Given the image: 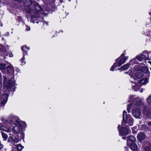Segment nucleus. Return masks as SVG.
<instances>
[{
  "instance_id": "f257e3e1",
  "label": "nucleus",
  "mask_w": 151,
  "mask_h": 151,
  "mask_svg": "<svg viewBox=\"0 0 151 151\" xmlns=\"http://www.w3.org/2000/svg\"><path fill=\"white\" fill-rule=\"evenodd\" d=\"M24 4L25 6L24 11L28 13L26 16L28 17L32 13H40L42 8L37 3L33 0H24Z\"/></svg>"
},
{
  "instance_id": "f03ea898",
  "label": "nucleus",
  "mask_w": 151,
  "mask_h": 151,
  "mask_svg": "<svg viewBox=\"0 0 151 151\" xmlns=\"http://www.w3.org/2000/svg\"><path fill=\"white\" fill-rule=\"evenodd\" d=\"M4 91H9V89L14 85L15 81L14 78H12L9 79L5 76H4Z\"/></svg>"
},
{
  "instance_id": "7ed1b4c3",
  "label": "nucleus",
  "mask_w": 151,
  "mask_h": 151,
  "mask_svg": "<svg viewBox=\"0 0 151 151\" xmlns=\"http://www.w3.org/2000/svg\"><path fill=\"white\" fill-rule=\"evenodd\" d=\"M123 121H122V126H123L124 123L128 124L130 126H132L133 124V119L131 117L130 115H127V112L125 111H123Z\"/></svg>"
},
{
  "instance_id": "20e7f679",
  "label": "nucleus",
  "mask_w": 151,
  "mask_h": 151,
  "mask_svg": "<svg viewBox=\"0 0 151 151\" xmlns=\"http://www.w3.org/2000/svg\"><path fill=\"white\" fill-rule=\"evenodd\" d=\"M25 123L23 122H17L13 124V131L14 134H18L22 127H25Z\"/></svg>"
},
{
  "instance_id": "39448f33",
  "label": "nucleus",
  "mask_w": 151,
  "mask_h": 151,
  "mask_svg": "<svg viewBox=\"0 0 151 151\" xmlns=\"http://www.w3.org/2000/svg\"><path fill=\"white\" fill-rule=\"evenodd\" d=\"M148 80L147 78L142 79L141 80L139 81V82H138V81H131V82H132L133 83H134L136 85L132 86V88L133 89L134 88V89H138V86H139V87H140L141 86L139 85L140 84H146L148 83Z\"/></svg>"
},
{
  "instance_id": "423d86ee",
  "label": "nucleus",
  "mask_w": 151,
  "mask_h": 151,
  "mask_svg": "<svg viewBox=\"0 0 151 151\" xmlns=\"http://www.w3.org/2000/svg\"><path fill=\"white\" fill-rule=\"evenodd\" d=\"M8 97V95L5 93L0 98V106H3L6 104Z\"/></svg>"
},
{
  "instance_id": "0eeeda50",
  "label": "nucleus",
  "mask_w": 151,
  "mask_h": 151,
  "mask_svg": "<svg viewBox=\"0 0 151 151\" xmlns=\"http://www.w3.org/2000/svg\"><path fill=\"white\" fill-rule=\"evenodd\" d=\"M129 99L130 100H129V102L133 101L132 104H134L136 106L140 105L141 103V100L138 97L134 99V96H132L130 97Z\"/></svg>"
},
{
  "instance_id": "6e6552de",
  "label": "nucleus",
  "mask_w": 151,
  "mask_h": 151,
  "mask_svg": "<svg viewBox=\"0 0 151 151\" xmlns=\"http://www.w3.org/2000/svg\"><path fill=\"white\" fill-rule=\"evenodd\" d=\"M143 112L145 115L147 116L148 117H150L151 116V107L147 106H145Z\"/></svg>"
},
{
  "instance_id": "1a4fd4ad",
  "label": "nucleus",
  "mask_w": 151,
  "mask_h": 151,
  "mask_svg": "<svg viewBox=\"0 0 151 151\" xmlns=\"http://www.w3.org/2000/svg\"><path fill=\"white\" fill-rule=\"evenodd\" d=\"M143 149L145 151H151L150 143L148 141H145L144 142Z\"/></svg>"
},
{
  "instance_id": "9d476101",
  "label": "nucleus",
  "mask_w": 151,
  "mask_h": 151,
  "mask_svg": "<svg viewBox=\"0 0 151 151\" xmlns=\"http://www.w3.org/2000/svg\"><path fill=\"white\" fill-rule=\"evenodd\" d=\"M133 116L136 118H141L140 112L138 109H134L132 112Z\"/></svg>"
},
{
  "instance_id": "9b49d317",
  "label": "nucleus",
  "mask_w": 151,
  "mask_h": 151,
  "mask_svg": "<svg viewBox=\"0 0 151 151\" xmlns=\"http://www.w3.org/2000/svg\"><path fill=\"white\" fill-rule=\"evenodd\" d=\"M19 140L20 139L19 138H17L15 136L13 135L12 137H9L8 139V141L9 142H13L17 143L19 141Z\"/></svg>"
},
{
  "instance_id": "f8f14e48",
  "label": "nucleus",
  "mask_w": 151,
  "mask_h": 151,
  "mask_svg": "<svg viewBox=\"0 0 151 151\" xmlns=\"http://www.w3.org/2000/svg\"><path fill=\"white\" fill-rule=\"evenodd\" d=\"M151 52H147V51H146L143 52V53L144 54H146L145 55H144L143 54H141L142 57V59L144 60H150L149 58V54Z\"/></svg>"
},
{
  "instance_id": "ddd939ff",
  "label": "nucleus",
  "mask_w": 151,
  "mask_h": 151,
  "mask_svg": "<svg viewBox=\"0 0 151 151\" xmlns=\"http://www.w3.org/2000/svg\"><path fill=\"white\" fill-rule=\"evenodd\" d=\"M0 129L1 130L4 131L8 133L11 132V129L8 127H6L0 124Z\"/></svg>"
},
{
  "instance_id": "4468645a",
  "label": "nucleus",
  "mask_w": 151,
  "mask_h": 151,
  "mask_svg": "<svg viewBox=\"0 0 151 151\" xmlns=\"http://www.w3.org/2000/svg\"><path fill=\"white\" fill-rule=\"evenodd\" d=\"M0 51H1V52H2V53H4V55H6V56H9L10 57H12L13 56V55L12 53H9L7 54V52H6L7 51V50L4 47H2L0 48Z\"/></svg>"
},
{
  "instance_id": "2eb2a0df",
  "label": "nucleus",
  "mask_w": 151,
  "mask_h": 151,
  "mask_svg": "<svg viewBox=\"0 0 151 151\" xmlns=\"http://www.w3.org/2000/svg\"><path fill=\"white\" fill-rule=\"evenodd\" d=\"M146 137L145 134L143 133L140 132L137 135V139L139 141H142Z\"/></svg>"
},
{
  "instance_id": "dca6fc26",
  "label": "nucleus",
  "mask_w": 151,
  "mask_h": 151,
  "mask_svg": "<svg viewBox=\"0 0 151 151\" xmlns=\"http://www.w3.org/2000/svg\"><path fill=\"white\" fill-rule=\"evenodd\" d=\"M129 130V129L123 127H122L121 132L123 135H126L128 133Z\"/></svg>"
},
{
  "instance_id": "f3484780",
  "label": "nucleus",
  "mask_w": 151,
  "mask_h": 151,
  "mask_svg": "<svg viewBox=\"0 0 151 151\" xmlns=\"http://www.w3.org/2000/svg\"><path fill=\"white\" fill-rule=\"evenodd\" d=\"M128 57H125L124 58H121L119 61L118 63V66H121L126 61V60L128 59Z\"/></svg>"
},
{
  "instance_id": "a211bd4d",
  "label": "nucleus",
  "mask_w": 151,
  "mask_h": 151,
  "mask_svg": "<svg viewBox=\"0 0 151 151\" xmlns=\"http://www.w3.org/2000/svg\"><path fill=\"white\" fill-rule=\"evenodd\" d=\"M136 140V138L133 136H131L127 138V144H130V142H134Z\"/></svg>"
},
{
  "instance_id": "6ab92c4d",
  "label": "nucleus",
  "mask_w": 151,
  "mask_h": 151,
  "mask_svg": "<svg viewBox=\"0 0 151 151\" xmlns=\"http://www.w3.org/2000/svg\"><path fill=\"white\" fill-rule=\"evenodd\" d=\"M143 73L141 71H137L135 73V76L138 78H140L143 76Z\"/></svg>"
},
{
  "instance_id": "aec40b11",
  "label": "nucleus",
  "mask_w": 151,
  "mask_h": 151,
  "mask_svg": "<svg viewBox=\"0 0 151 151\" xmlns=\"http://www.w3.org/2000/svg\"><path fill=\"white\" fill-rule=\"evenodd\" d=\"M12 70V67L10 65L6 66L4 70V73H9Z\"/></svg>"
},
{
  "instance_id": "412c9836",
  "label": "nucleus",
  "mask_w": 151,
  "mask_h": 151,
  "mask_svg": "<svg viewBox=\"0 0 151 151\" xmlns=\"http://www.w3.org/2000/svg\"><path fill=\"white\" fill-rule=\"evenodd\" d=\"M130 65V64H126L122 66L120 68H119L118 69H121L123 70H127L129 68Z\"/></svg>"
},
{
  "instance_id": "4be33fe9",
  "label": "nucleus",
  "mask_w": 151,
  "mask_h": 151,
  "mask_svg": "<svg viewBox=\"0 0 151 151\" xmlns=\"http://www.w3.org/2000/svg\"><path fill=\"white\" fill-rule=\"evenodd\" d=\"M130 148L133 150H135L137 148V145L135 143H132L130 145Z\"/></svg>"
},
{
  "instance_id": "5701e85b",
  "label": "nucleus",
  "mask_w": 151,
  "mask_h": 151,
  "mask_svg": "<svg viewBox=\"0 0 151 151\" xmlns=\"http://www.w3.org/2000/svg\"><path fill=\"white\" fill-rule=\"evenodd\" d=\"M6 67L5 64H0V69L2 71L3 73L4 72V70Z\"/></svg>"
},
{
  "instance_id": "b1692460",
  "label": "nucleus",
  "mask_w": 151,
  "mask_h": 151,
  "mask_svg": "<svg viewBox=\"0 0 151 151\" xmlns=\"http://www.w3.org/2000/svg\"><path fill=\"white\" fill-rule=\"evenodd\" d=\"M148 68L145 66H143L142 68L141 71L143 73H146L148 72Z\"/></svg>"
},
{
  "instance_id": "393cba45",
  "label": "nucleus",
  "mask_w": 151,
  "mask_h": 151,
  "mask_svg": "<svg viewBox=\"0 0 151 151\" xmlns=\"http://www.w3.org/2000/svg\"><path fill=\"white\" fill-rule=\"evenodd\" d=\"M16 147L18 151H21L24 147L21 145L19 144L17 145Z\"/></svg>"
},
{
  "instance_id": "a878e982",
  "label": "nucleus",
  "mask_w": 151,
  "mask_h": 151,
  "mask_svg": "<svg viewBox=\"0 0 151 151\" xmlns=\"http://www.w3.org/2000/svg\"><path fill=\"white\" fill-rule=\"evenodd\" d=\"M1 134L2 135V137L4 139V140H6L8 138V136L5 133H4L1 132Z\"/></svg>"
},
{
  "instance_id": "bb28decb",
  "label": "nucleus",
  "mask_w": 151,
  "mask_h": 151,
  "mask_svg": "<svg viewBox=\"0 0 151 151\" xmlns=\"http://www.w3.org/2000/svg\"><path fill=\"white\" fill-rule=\"evenodd\" d=\"M117 63H115L113 66H112L111 68L110 69V70L113 71L114 70V69L116 67H117Z\"/></svg>"
},
{
  "instance_id": "cd10ccee",
  "label": "nucleus",
  "mask_w": 151,
  "mask_h": 151,
  "mask_svg": "<svg viewBox=\"0 0 151 151\" xmlns=\"http://www.w3.org/2000/svg\"><path fill=\"white\" fill-rule=\"evenodd\" d=\"M142 57L141 54L138 55L136 57L137 60L139 61H141L143 60V59Z\"/></svg>"
},
{
  "instance_id": "c85d7f7f",
  "label": "nucleus",
  "mask_w": 151,
  "mask_h": 151,
  "mask_svg": "<svg viewBox=\"0 0 151 151\" xmlns=\"http://www.w3.org/2000/svg\"><path fill=\"white\" fill-rule=\"evenodd\" d=\"M22 50L23 54V56L24 57L25 55H27V52L25 50L23 47H22Z\"/></svg>"
},
{
  "instance_id": "c756f323",
  "label": "nucleus",
  "mask_w": 151,
  "mask_h": 151,
  "mask_svg": "<svg viewBox=\"0 0 151 151\" xmlns=\"http://www.w3.org/2000/svg\"><path fill=\"white\" fill-rule=\"evenodd\" d=\"M147 101L148 103H151V95L147 99Z\"/></svg>"
},
{
  "instance_id": "7c9ffc66",
  "label": "nucleus",
  "mask_w": 151,
  "mask_h": 151,
  "mask_svg": "<svg viewBox=\"0 0 151 151\" xmlns=\"http://www.w3.org/2000/svg\"><path fill=\"white\" fill-rule=\"evenodd\" d=\"M131 107V104H129L127 106V111L128 113L130 112V109Z\"/></svg>"
},
{
  "instance_id": "2f4dec72",
  "label": "nucleus",
  "mask_w": 151,
  "mask_h": 151,
  "mask_svg": "<svg viewBox=\"0 0 151 151\" xmlns=\"http://www.w3.org/2000/svg\"><path fill=\"white\" fill-rule=\"evenodd\" d=\"M20 134H21V136L20 137V138L22 139H23L24 137V133L22 132H20Z\"/></svg>"
},
{
  "instance_id": "473e14b6",
  "label": "nucleus",
  "mask_w": 151,
  "mask_h": 151,
  "mask_svg": "<svg viewBox=\"0 0 151 151\" xmlns=\"http://www.w3.org/2000/svg\"><path fill=\"white\" fill-rule=\"evenodd\" d=\"M25 59L24 57V56H23V58L21 59V60H20L21 61V62L22 63H25V61H24V60Z\"/></svg>"
},
{
  "instance_id": "72a5a7b5",
  "label": "nucleus",
  "mask_w": 151,
  "mask_h": 151,
  "mask_svg": "<svg viewBox=\"0 0 151 151\" xmlns=\"http://www.w3.org/2000/svg\"><path fill=\"white\" fill-rule=\"evenodd\" d=\"M37 19L36 18H32V19L31 20V21L33 23H35V22L34 21V20H36Z\"/></svg>"
},
{
  "instance_id": "f704fd0d",
  "label": "nucleus",
  "mask_w": 151,
  "mask_h": 151,
  "mask_svg": "<svg viewBox=\"0 0 151 151\" xmlns=\"http://www.w3.org/2000/svg\"><path fill=\"white\" fill-rule=\"evenodd\" d=\"M142 129H144L146 128V125L145 124H143L142 125Z\"/></svg>"
},
{
  "instance_id": "c9c22d12",
  "label": "nucleus",
  "mask_w": 151,
  "mask_h": 151,
  "mask_svg": "<svg viewBox=\"0 0 151 151\" xmlns=\"http://www.w3.org/2000/svg\"><path fill=\"white\" fill-rule=\"evenodd\" d=\"M23 47H24V48L25 49H27L28 50H29V47H27L26 45H25Z\"/></svg>"
},
{
  "instance_id": "e433bc0d",
  "label": "nucleus",
  "mask_w": 151,
  "mask_h": 151,
  "mask_svg": "<svg viewBox=\"0 0 151 151\" xmlns=\"http://www.w3.org/2000/svg\"><path fill=\"white\" fill-rule=\"evenodd\" d=\"M147 124L148 125L151 126V122H148L147 123Z\"/></svg>"
},
{
  "instance_id": "4c0bfd02",
  "label": "nucleus",
  "mask_w": 151,
  "mask_h": 151,
  "mask_svg": "<svg viewBox=\"0 0 151 151\" xmlns=\"http://www.w3.org/2000/svg\"><path fill=\"white\" fill-rule=\"evenodd\" d=\"M3 147V146L2 145L0 144V150Z\"/></svg>"
},
{
  "instance_id": "58836bf2",
  "label": "nucleus",
  "mask_w": 151,
  "mask_h": 151,
  "mask_svg": "<svg viewBox=\"0 0 151 151\" xmlns=\"http://www.w3.org/2000/svg\"><path fill=\"white\" fill-rule=\"evenodd\" d=\"M2 87V85L1 83V82L0 81V89Z\"/></svg>"
},
{
  "instance_id": "ea45409f",
  "label": "nucleus",
  "mask_w": 151,
  "mask_h": 151,
  "mask_svg": "<svg viewBox=\"0 0 151 151\" xmlns=\"http://www.w3.org/2000/svg\"><path fill=\"white\" fill-rule=\"evenodd\" d=\"M27 31H28L30 30V28L29 27H27Z\"/></svg>"
},
{
  "instance_id": "a19ab883",
  "label": "nucleus",
  "mask_w": 151,
  "mask_h": 151,
  "mask_svg": "<svg viewBox=\"0 0 151 151\" xmlns=\"http://www.w3.org/2000/svg\"><path fill=\"white\" fill-rule=\"evenodd\" d=\"M43 23L44 24H47V25H48V23H47L46 22H43Z\"/></svg>"
},
{
  "instance_id": "79ce46f5",
  "label": "nucleus",
  "mask_w": 151,
  "mask_h": 151,
  "mask_svg": "<svg viewBox=\"0 0 151 151\" xmlns=\"http://www.w3.org/2000/svg\"><path fill=\"white\" fill-rule=\"evenodd\" d=\"M122 139H124V140H125L126 139V137H122Z\"/></svg>"
},
{
  "instance_id": "37998d69",
  "label": "nucleus",
  "mask_w": 151,
  "mask_h": 151,
  "mask_svg": "<svg viewBox=\"0 0 151 151\" xmlns=\"http://www.w3.org/2000/svg\"><path fill=\"white\" fill-rule=\"evenodd\" d=\"M119 126H120L119 125H118V130H119V132H120V130L119 129Z\"/></svg>"
},
{
  "instance_id": "c03bdc74",
  "label": "nucleus",
  "mask_w": 151,
  "mask_h": 151,
  "mask_svg": "<svg viewBox=\"0 0 151 151\" xmlns=\"http://www.w3.org/2000/svg\"><path fill=\"white\" fill-rule=\"evenodd\" d=\"M149 14L150 15H151V12H149Z\"/></svg>"
},
{
  "instance_id": "a18cd8bd",
  "label": "nucleus",
  "mask_w": 151,
  "mask_h": 151,
  "mask_svg": "<svg viewBox=\"0 0 151 151\" xmlns=\"http://www.w3.org/2000/svg\"><path fill=\"white\" fill-rule=\"evenodd\" d=\"M36 22H37V23H38V21H37Z\"/></svg>"
},
{
  "instance_id": "49530a36",
  "label": "nucleus",
  "mask_w": 151,
  "mask_h": 151,
  "mask_svg": "<svg viewBox=\"0 0 151 151\" xmlns=\"http://www.w3.org/2000/svg\"><path fill=\"white\" fill-rule=\"evenodd\" d=\"M9 135H11V134H10V133H9Z\"/></svg>"
},
{
  "instance_id": "de8ad7c7",
  "label": "nucleus",
  "mask_w": 151,
  "mask_h": 151,
  "mask_svg": "<svg viewBox=\"0 0 151 151\" xmlns=\"http://www.w3.org/2000/svg\"><path fill=\"white\" fill-rule=\"evenodd\" d=\"M119 59V58L117 59V61H118V60Z\"/></svg>"
}]
</instances>
